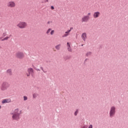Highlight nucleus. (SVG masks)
<instances>
[{"label":"nucleus","mask_w":128,"mask_h":128,"mask_svg":"<svg viewBox=\"0 0 128 128\" xmlns=\"http://www.w3.org/2000/svg\"><path fill=\"white\" fill-rule=\"evenodd\" d=\"M50 32H52V28H49V29H48V30L46 32V34H50Z\"/></svg>","instance_id":"obj_16"},{"label":"nucleus","mask_w":128,"mask_h":128,"mask_svg":"<svg viewBox=\"0 0 128 128\" xmlns=\"http://www.w3.org/2000/svg\"><path fill=\"white\" fill-rule=\"evenodd\" d=\"M15 56L17 58H19L20 60H22L24 58V54L22 52H17Z\"/></svg>","instance_id":"obj_4"},{"label":"nucleus","mask_w":128,"mask_h":128,"mask_svg":"<svg viewBox=\"0 0 128 128\" xmlns=\"http://www.w3.org/2000/svg\"><path fill=\"white\" fill-rule=\"evenodd\" d=\"M16 2L14 1H10L7 3V6L11 8H16Z\"/></svg>","instance_id":"obj_5"},{"label":"nucleus","mask_w":128,"mask_h":128,"mask_svg":"<svg viewBox=\"0 0 128 128\" xmlns=\"http://www.w3.org/2000/svg\"><path fill=\"white\" fill-rule=\"evenodd\" d=\"M116 114V108L114 106H112L110 108V118H112Z\"/></svg>","instance_id":"obj_6"},{"label":"nucleus","mask_w":128,"mask_h":128,"mask_svg":"<svg viewBox=\"0 0 128 128\" xmlns=\"http://www.w3.org/2000/svg\"><path fill=\"white\" fill-rule=\"evenodd\" d=\"M68 36V34H66V33H65L64 35V36L66 37V36Z\"/></svg>","instance_id":"obj_26"},{"label":"nucleus","mask_w":128,"mask_h":128,"mask_svg":"<svg viewBox=\"0 0 128 128\" xmlns=\"http://www.w3.org/2000/svg\"><path fill=\"white\" fill-rule=\"evenodd\" d=\"M40 70L38 69V70Z\"/></svg>","instance_id":"obj_33"},{"label":"nucleus","mask_w":128,"mask_h":128,"mask_svg":"<svg viewBox=\"0 0 128 128\" xmlns=\"http://www.w3.org/2000/svg\"><path fill=\"white\" fill-rule=\"evenodd\" d=\"M46 2H48V0H46Z\"/></svg>","instance_id":"obj_34"},{"label":"nucleus","mask_w":128,"mask_h":128,"mask_svg":"<svg viewBox=\"0 0 128 128\" xmlns=\"http://www.w3.org/2000/svg\"><path fill=\"white\" fill-rule=\"evenodd\" d=\"M40 68H41V70H42L43 72H44V68H42V67H41Z\"/></svg>","instance_id":"obj_30"},{"label":"nucleus","mask_w":128,"mask_h":128,"mask_svg":"<svg viewBox=\"0 0 128 128\" xmlns=\"http://www.w3.org/2000/svg\"><path fill=\"white\" fill-rule=\"evenodd\" d=\"M71 30H68L65 32V34H68H68H69Z\"/></svg>","instance_id":"obj_19"},{"label":"nucleus","mask_w":128,"mask_h":128,"mask_svg":"<svg viewBox=\"0 0 128 128\" xmlns=\"http://www.w3.org/2000/svg\"><path fill=\"white\" fill-rule=\"evenodd\" d=\"M50 34L51 36H52V34H54V30H51Z\"/></svg>","instance_id":"obj_20"},{"label":"nucleus","mask_w":128,"mask_h":128,"mask_svg":"<svg viewBox=\"0 0 128 128\" xmlns=\"http://www.w3.org/2000/svg\"><path fill=\"white\" fill-rule=\"evenodd\" d=\"M55 48L56 50H60V44H58L56 46Z\"/></svg>","instance_id":"obj_15"},{"label":"nucleus","mask_w":128,"mask_h":128,"mask_svg":"<svg viewBox=\"0 0 128 128\" xmlns=\"http://www.w3.org/2000/svg\"><path fill=\"white\" fill-rule=\"evenodd\" d=\"M48 24H50V22H48Z\"/></svg>","instance_id":"obj_31"},{"label":"nucleus","mask_w":128,"mask_h":128,"mask_svg":"<svg viewBox=\"0 0 128 128\" xmlns=\"http://www.w3.org/2000/svg\"><path fill=\"white\" fill-rule=\"evenodd\" d=\"M22 114V110L17 108L14 110L13 113L12 114V120H20V116Z\"/></svg>","instance_id":"obj_1"},{"label":"nucleus","mask_w":128,"mask_h":128,"mask_svg":"<svg viewBox=\"0 0 128 128\" xmlns=\"http://www.w3.org/2000/svg\"><path fill=\"white\" fill-rule=\"evenodd\" d=\"M88 128H92V125L90 124L88 126Z\"/></svg>","instance_id":"obj_27"},{"label":"nucleus","mask_w":128,"mask_h":128,"mask_svg":"<svg viewBox=\"0 0 128 128\" xmlns=\"http://www.w3.org/2000/svg\"><path fill=\"white\" fill-rule=\"evenodd\" d=\"M90 54H92V53L90 52H88L86 53V56H90Z\"/></svg>","instance_id":"obj_21"},{"label":"nucleus","mask_w":128,"mask_h":128,"mask_svg":"<svg viewBox=\"0 0 128 128\" xmlns=\"http://www.w3.org/2000/svg\"><path fill=\"white\" fill-rule=\"evenodd\" d=\"M51 10H54V6H52Z\"/></svg>","instance_id":"obj_28"},{"label":"nucleus","mask_w":128,"mask_h":128,"mask_svg":"<svg viewBox=\"0 0 128 128\" xmlns=\"http://www.w3.org/2000/svg\"><path fill=\"white\" fill-rule=\"evenodd\" d=\"M16 26L18 28L22 30L24 28H26L28 26V23L25 22H20L16 24Z\"/></svg>","instance_id":"obj_2"},{"label":"nucleus","mask_w":128,"mask_h":128,"mask_svg":"<svg viewBox=\"0 0 128 128\" xmlns=\"http://www.w3.org/2000/svg\"><path fill=\"white\" fill-rule=\"evenodd\" d=\"M91 15H92V13L89 12L88 14V15L86 16H88V18H90V16Z\"/></svg>","instance_id":"obj_24"},{"label":"nucleus","mask_w":128,"mask_h":128,"mask_svg":"<svg viewBox=\"0 0 128 128\" xmlns=\"http://www.w3.org/2000/svg\"><path fill=\"white\" fill-rule=\"evenodd\" d=\"M78 110H76L74 112V116H78Z\"/></svg>","instance_id":"obj_23"},{"label":"nucleus","mask_w":128,"mask_h":128,"mask_svg":"<svg viewBox=\"0 0 128 128\" xmlns=\"http://www.w3.org/2000/svg\"><path fill=\"white\" fill-rule=\"evenodd\" d=\"M68 52H72V48L70 47L68 48Z\"/></svg>","instance_id":"obj_18"},{"label":"nucleus","mask_w":128,"mask_h":128,"mask_svg":"<svg viewBox=\"0 0 128 128\" xmlns=\"http://www.w3.org/2000/svg\"><path fill=\"white\" fill-rule=\"evenodd\" d=\"M100 12H94L93 14V16L94 18H100Z\"/></svg>","instance_id":"obj_7"},{"label":"nucleus","mask_w":128,"mask_h":128,"mask_svg":"<svg viewBox=\"0 0 128 128\" xmlns=\"http://www.w3.org/2000/svg\"><path fill=\"white\" fill-rule=\"evenodd\" d=\"M67 46L68 47H70V44L69 42H67Z\"/></svg>","instance_id":"obj_25"},{"label":"nucleus","mask_w":128,"mask_h":128,"mask_svg":"<svg viewBox=\"0 0 128 128\" xmlns=\"http://www.w3.org/2000/svg\"><path fill=\"white\" fill-rule=\"evenodd\" d=\"M10 88V84L8 82H4L1 85V90H6Z\"/></svg>","instance_id":"obj_3"},{"label":"nucleus","mask_w":128,"mask_h":128,"mask_svg":"<svg viewBox=\"0 0 128 128\" xmlns=\"http://www.w3.org/2000/svg\"><path fill=\"white\" fill-rule=\"evenodd\" d=\"M81 128H88L86 127V126H82Z\"/></svg>","instance_id":"obj_29"},{"label":"nucleus","mask_w":128,"mask_h":128,"mask_svg":"<svg viewBox=\"0 0 128 128\" xmlns=\"http://www.w3.org/2000/svg\"><path fill=\"white\" fill-rule=\"evenodd\" d=\"M6 72L8 74H10V76H12V70L9 69L8 70H7Z\"/></svg>","instance_id":"obj_13"},{"label":"nucleus","mask_w":128,"mask_h":128,"mask_svg":"<svg viewBox=\"0 0 128 128\" xmlns=\"http://www.w3.org/2000/svg\"><path fill=\"white\" fill-rule=\"evenodd\" d=\"M28 73L26 74V75L28 76H30V74H32L34 72V69L32 68H29L28 70Z\"/></svg>","instance_id":"obj_10"},{"label":"nucleus","mask_w":128,"mask_h":128,"mask_svg":"<svg viewBox=\"0 0 128 128\" xmlns=\"http://www.w3.org/2000/svg\"><path fill=\"white\" fill-rule=\"evenodd\" d=\"M82 40L86 42V33H83L82 35Z\"/></svg>","instance_id":"obj_11"},{"label":"nucleus","mask_w":128,"mask_h":128,"mask_svg":"<svg viewBox=\"0 0 128 128\" xmlns=\"http://www.w3.org/2000/svg\"><path fill=\"white\" fill-rule=\"evenodd\" d=\"M28 100V97L26 96H24V100Z\"/></svg>","instance_id":"obj_22"},{"label":"nucleus","mask_w":128,"mask_h":128,"mask_svg":"<svg viewBox=\"0 0 128 128\" xmlns=\"http://www.w3.org/2000/svg\"><path fill=\"white\" fill-rule=\"evenodd\" d=\"M88 20H90V18L88 16H84L83 18H82V22H88Z\"/></svg>","instance_id":"obj_8"},{"label":"nucleus","mask_w":128,"mask_h":128,"mask_svg":"<svg viewBox=\"0 0 128 128\" xmlns=\"http://www.w3.org/2000/svg\"><path fill=\"white\" fill-rule=\"evenodd\" d=\"M12 102V100L10 99L6 98V99H4L2 101V104H8V102Z\"/></svg>","instance_id":"obj_9"},{"label":"nucleus","mask_w":128,"mask_h":128,"mask_svg":"<svg viewBox=\"0 0 128 128\" xmlns=\"http://www.w3.org/2000/svg\"><path fill=\"white\" fill-rule=\"evenodd\" d=\"M8 34V32H6V30H5L2 34L3 36H6Z\"/></svg>","instance_id":"obj_14"},{"label":"nucleus","mask_w":128,"mask_h":128,"mask_svg":"<svg viewBox=\"0 0 128 128\" xmlns=\"http://www.w3.org/2000/svg\"><path fill=\"white\" fill-rule=\"evenodd\" d=\"M12 35H9L8 36H6L2 40L4 42V40H8L9 38H10Z\"/></svg>","instance_id":"obj_12"},{"label":"nucleus","mask_w":128,"mask_h":128,"mask_svg":"<svg viewBox=\"0 0 128 128\" xmlns=\"http://www.w3.org/2000/svg\"><path fill=\"white\" fill-rule=\"evenodd\" d=\"M2 108V106H0V110Z\"/></svg>","instance_id":"obj_32"},{"label":"nucleus","mask_w":128,"mask_h":128,"mask_svg":"<svg viewBox=\"0 0 128 128\" xmlns=\"http://www.w3.org/2000/svg\"><path fill=\"white\" fill-rule=\"evenodd\" d=\"M33 98H36V96H38V94H32Z\"/></svg>","instance_id":"obj_17"}]
</instances>
